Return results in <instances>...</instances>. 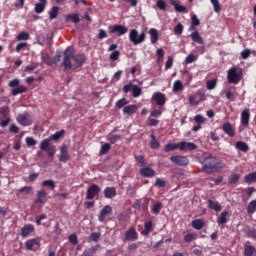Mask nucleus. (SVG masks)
I'll return each mask as SVG.
<instances>
[{
    "instance_id": "f257e3e1",
    "label": "nucleus",
    "mask_w": 256,
    "mask_h": 256,
    "mask_svg": "<svg viewBox=\"0 0 256 256\" xmlns=\"http://www.w3.org/2000/svg\"><path fill=\"white\" fill-rule=\"evenodd\" d=\"M85 61H87L85 54L80 53L75 55L73 47H68L64 51L62 66L64 67V71H71V69H79V67H83Z\"/></svg>"
},
{
    "instance_id": "f03ea898",
    "label": "nucleus",
    "mask_w": 256,
    "mask_h": 256,
    "mask_svg": "<svg viewBox=\"0 0 256 256\" xmlns=\"http://www.w3.org/2000/svg\"><path fill=\"white\" fill-rule=\"evenodd\" d=\"M63 135H65V130L62 129L52 134L49 138L42 140L40 142L41 151H45L48 157H55V153H57V146L51 145V141H59Z\"/></svg>"
},
{
    "instance_id": "7ed1b4c3",
    "label": "nucleus",
    "mask_w": 256,
    "mask_h": 256,
    "mask_svg": "<svg viewBox=\"0 0 256 256\" xmlns=\"http://www.w3.org/2000/svg\"><path fill=\"white\" fill-rule=\"evenodd\" d=\"M202 166L203 173H207L211 175V173H215L217 169H219V164L221 163V159L217 156H213L211 153H204L202 155V160L200 161Z\"/></svg>"
},
{
    "instance_id": "20e7f679",
    "label": "nucleus",
    "mask_w": 256,
    "mask_h": 256,
    "mask_svg": "<svg viewBox=\"0 0 256 256\" xmlns=\"http://www.w3.org/2000/svg\"><path fill=\"white\" fill-rule=\"evenodd\" d=\"M243 79V70L237 67H231L227 72V81L233 85H238V83Z\"/></svg>"
},
{
    "instance_id": "39448f33",
    "label": "nucleus",
    "mask_w": 256,
    "mask_h": 256,
    "mask_svg": "<svg viewBox=\"0 0 256 256\" xmlns=\"http://www.w3.org/2000/svg\"><path fill=\"white\" fill-rule=\"evenodd\" d=\"M20 83L21 80H19L18 78H15L8 83V87L12 88L11 95L13 97H17V95H21V93H27V87L19 85Z\"/></svg>"
},
{
    "instance_id": "423d86ee",
    "label": "nucleus",
    "mask_w": 256,
    "mask_h": 256,
    "mask_svg": "<svg viewBox=\"0 0 256 256\" xmlns=\"http://www.w3.org/2000/svg\"><path fill=\"white\" fill-rule=\"evenodd\" d=\"M145 31H142L140 34L136 29L130 30L129 39L133 45H141L146 39Z\"/></svg>"
},
{
    "instance_id": "0eeeda50",
    "label": "nucleus",
    "mask_w": 256,
    "mask_h": 256,
    "mask_svg": "<svg viewBox=\"0 0 256 256\" xmlns=\"http://www.w3.org/2000/svg\"><path fill=\"white\" fill-rule=\"evenodd\" d=\"M122 91H124L125 93H129V91H132V97L134 98L141 97V93H143L141 87L133 83H128L124 85Z\"/></svg>"
},
{
    "instance_id": "6e6552de",
    "label": "nucleus",
    "mask_w": 256,
    "mask_h": 256,
    "mask_svg": "<svg viewBox=\"0 0 256 256\" xmlns=\"http://www.w3.org/2000/svg\"><path fill=\"white\" fill-rule=\"evenodd\" d=\"M101 193V187L97 184H92L90 187L87 188L86 191V199L93 200L95 197H99Z\"/></svg>"
},
{
    "instance_id": "1a4fd4ad",
    "label": "nucleus",
    "mask_w": 256,
    "mask_h": 256,
    "mask_svg": "<svg viewBox=\"0 0 256 256\" xmlns=\"http://www.w3.org/2000/svg\"><path fill=\"white\" fill-rule=\"evenodd\" d=\"M188 101L190 105H199L202 101H207V96L203 92H196L195 94L189 96Z\"/></svg>"
},
{
    "instance_id": "9d476101",
    "label": "nucleus",
    "mask_w": 256,
    "mask_h": 256,
    "mask_svg": "<svg viewBox=\"0 0 256 256\" xmlns=\"http://www.w3.org/2000/svg\"><path fill=\"white\" fill-rule=\"evenodd\" d=\"M170 161L174 165H179V167H187L189 165V159L186 156L174 155L170 157Z\"/></svg>"
},
{
    "instance_id": "9b49d317",
    "label": "nucleus",
    "mask_w": 256,
    "mask_h": 256,
    "mask_svg": "<svg viewBox=\"0 0 256 256\" xmlns=\"http://www.w3.org/2000/svg\"><path fill=\"white\" fill-rule=\"evenodd\" d=\"M16 121L17 123H19V125H22V127H29V125H33V120L31 118H29V114H19L16 117Z\"/></svg>"
},
{
    "instance_id": "f8f14e48",
    "label": "nucleus",
    "mask_w": 256,
    "mask_h": 256,
    "mask_svg": "<svg viewBox=\"0 0 256 256\" xmlns=\"http://www.w3.org/2000/svg\"><path fill=\"white\" fill-rule=\"evenodd\" d=\"M112 214L113 207L106 205L101 209L100 215L98 216V221H100V223H105V219L107 218V216Z\"/></svg>"
},
{
    "instance_id": "ddd939ff",
    "label": "nucleus",
    "mask_w": 256,
    "mask_h": 256,
    "mask_svg": "<svg viewBox=\"0 0 256 256\" xmlns=\"http://www.w3.org/2000/svg\"><path fill=\"white\" fill-rule=\"evenodd\" d=\"M152 101H154V103H156V105L163 107V105H165V103L167 102V98L165 97V94H163L161 92H155L152 95Z\"/></svg>"
},
{
    "instance_id": "4468645a",
    "label": "nucleus",
    "mask_w": 256,
    "mask_h": 256,
    "mask_svg": "<svg viewBox=\"0 0 256 256\" xmlns=\"http://www.w3.org/2000/svg\"><path fill=\"white\" fill-rule=\"evenodd\" d=\"M250 119H251V111L249 110V108H245L241 112V117H240L241 125L243 127H249Z\"/></svg>"
},
{
    "instance_id": "2eb2a0df",
    "label": "nucleus",
    "mask_w": 256,
    "mask_h": 256,
    "mask_svg": "<svg viewBox=\"0 0 256 256\" xmlns=\"http://www.w3.org/2000/svg\"><path fill=\"white\" fill-rule=\"evenodd\" d=\"M110 33H118V37H121V35H125L127 31H129V28L123 25H114L109 27Z\"/></svg>"
},
{
    "instance_id": "dca6fc26",
    "label": "nucleus",
    "mask_w": 256,
    "mask_h": 256,
    "mask_svg": "<svg viewBox=\"0 0 256 256\" xmlns=\"http://www.w3.org/2000/svg\"><path fill=\"white\" fill-rule=\"evenodd\" d=\"M180 151H195L197 149V144L193 142L182 141L179 142Z\"/></svg>"
},
{
    "instance_id": "f3484780",
    "label": "nucleus",
    "mask_w": 256,
    "mask_h": 256,
    "mask_svg": "<svg viewBox=\"0 0 256 256\" xmlns=\"http://www.w3.org/2000/svg\"><path fill=\"white\" fill-rule=\"evenodd\" d=\"M125 237L127 241H137V239H139V233H137V230H135V228H129L125 232Z\"/></svg>"
},
{
    "instance_id": "a211bd4d",
    "label": "nucleus",
    "mask_w": 256,
    "mask_h": 256,
    "mask_svg": "<svg viewBox=\"0 0 256 256\" xmlns=\"http://www.w3.org/2000/svg\"><path fill=\"white\" fill-rule=\"evenodd\" d=\"M41 245V238H32L25 243L26 249L28 251H33V247H39Z\"/></svg>"
},
{
    "instance_id": "6ab92c4d",
    "label": "nucleus",
    "mask_w": 256,
    "mask_h": 256,
    "mask_svg": "<svg viewBox=\"0 0 256 256\" xmlns=\"http://www.w3.org/2000/svg\"><path fill=\"white\" fill-rule=\"evenodd\" d=\"M71 157L69 156V153L67 152V146L62 145L60 148V156H59V161L61 163H67Z\"/></svg>"
},
{
    "instance_id": "aec40b11",
    "label": "nucleus",
    "mask_w": 256,
    "mask_h": 256,
    "mask_svg": "<svg viewBox=\"0 0 256 256\" xmlns=\"http://www.w3.org/2000/svg\"><path fill=\"white\" fill-rule=\"evenodd\" d=\"M141 177H155V170L151 167L144 166L139 171Z\"/></svg>"
},
{
    "instance_id": "412c9836",
    "label": "nucleus",
    "mask_w": 256,
    "mask_h": 256,
    "mask_svg": "<svg viewBox=\"0 0 256 256\" xmlns=\"http://www.w3.org/2000/svg\"><path fill=\"white\" fill-rule=\"evenodd\" d=\"M222 131L229 137H235V129L231 126V123L226 122L222 125Z\"/></svg>"
},
{
    "instance_id": "4be33fe9",
    "label": "nucleus",
    "mask_w": 256,
    "mask_h": 256,
    "mask_svg": "<svg viewBox=\"0 0 256 256\" xmlns=\"http://www.w3.org/2000/svg\"><path fill=\"white\" fill-rule=\"evenodd\" d=\"M104 197L106 199H113L117 197V189L115 187H106L104 189Z\"/></svg>"
},
{
    "instance_id": "5701e85b",
    "label": "nucleus",
    "mask_w": 256,
    "mask_h": 256,
    "mask_svg": "<svg viewBox=\"0 0 256 256\" xmlns=\"http://www.w3.org/2000/svg\"><path fill=\"white\" fill-rule=\"evenodd\" d=\"M169 3L174 7L177 13H187V7L179 5V2L177 0H169Z\"/></svg>"
},
{
    "instance_id": "b1692460",
    "label": "nucleus",
    "mask_w": 256,
    "mask_h": 256,
    "mask_svg": "<svg viewBox=\"0 0 256 256\" xmlns=\"http://www.w3.org/2000/svg\"><path fill=\"white\" fill-rule=\"evenodd\" d=\"M35 231V226L33 224H26L21 229V235L22 237H29L30 233H33Z\"/></svg>"
},
{
    "instance_id": "393cba45",
    "label": "nucleus",
    "mask_w": 256,
    "mask_h": 256,
    "mask_svg": "<svg viewBox=\"0 0 256 256\" xmlns=\"http://www.w3.org/2000/svg\"><path fill=\"white\" fill-rule=\"evenodd\" d=\"M36 200L34 201V203L36 205H42L43 203H45V197H47V193L45 192V190H40L37 192L36 194Z\"/></svg>"
},
{
    "instance_id": "a878e982",
    "label": "nucleus",
    "mask_w": 256,
    "mask_h": 256,
    "mask_svg": "<svg viewBox=\"0 0 256 256\" xmlns=\"http://www.w3.org/2000/svg\"><path fill=\"white\" fill-rule=\"evenodd\" d=\"M153 231V221H148L144 223V229L140 232L141 235H144V237H147L149 233H152Z\"/></svg>"
},
{
    "instance_id": "bb28decb",
    "label": "nucleus",
    "mask_w": 256,
    "mask_h": 256,
    "mask_svg": "<svg viewBox=\"0 0 256 256\" xmlns=\"http://www.w3.org/2000/svg\"><path fill=\"white\" fill-rule=\"evenodd\" d=\"M190 37H191L192 41L194 43H198V45H203V43H205V41L203 40V37H201V34H199L198 31H193L190 34Z\"/></svg>"
},
{
    "instance_id": "cd10ccee",
    "label": "nucleus",
    "mask_w": 256,
    "mask_h": 256,
    "mask_svg": "<svg viewBox=\"0 0 256 256\" xmlns=\"http://www.w3.org/2000/svg\"><path fill=\"white\" fill-rule=\"evenodd\" d=\"M137 109H139L137 104H131L123 108V113L124 115H133V113H137Z\"/></svg>"
},
{
    "instance_id": "c85d7f7f",
    "label": "nucleus",
    "mask_w": 256,
    "mask_h": 256,
    "mask_svg": "<svg viewBox=\"0 0 256 256\" xmlns=\"http://www.w3.org/2000/svg\"><path fill=\"white\" fill-rule=\"evenodd\" d=\"M235 149L241 151L242 153H247L249 151V145L243 141H237L235 143Z\"/></svg>"
},
{
    "instance_id": "c756f323",
    "label": "nucleus",
    "mask_w": 256,
    "mask_h": 256,
    "mask_svg": "<svg viewBox=\"0 0 256 256\" xmlns=\"http://www.w3.org/2000/svg\"><path fill=\"white\" fill-rule=\"evenodd\" d=\"M191 225L193 229H196V231H201V229L205 227V221L203 219H196L192 221Z\"/></svg>"
},
{
    "instance_id": "7c9ffc66",
    "label": "nucleus",
    "mask_w": 256,
    "mask_h": 256,
    "mask_svg": "<svg viewBox=\"0 0 256 256\" xmlns=\"http://www.w3.org/2000/svg\"><path fill=\"white\" fill-rule=\"evenodd\" d=\"M149 33H150V41L152 45H154V43H157V41H159V32L157 31V29L151 28L149 30Z\"/></svg>"
},
{
    "instance_id": "2f4dec72",
    "label": "nucleus",
    "mask_w": 256,
    "mask_h": 256,
    "mask_svg": "<svg viewBox=\"0 0 256 256\" xmlns=\"http://www.w3.org/2000/svg\"><path fill=\"white\" fill-rule=\"evenodd\" d=\"M256 255V249L255 246L251 245H244V256H255Z\"/></svg>"
},
{
    "instance_id": "473e14b6",
    "label": "nucleus",
    "mask_w": 256,
    "mask_h": 256,
    "mask_svg": "<svg viewBox=\"0 0 256 256\" xmlns=\"http://www.w3.org/2000/svg\"><path fill=\"white\" fill-rule=\"evenodd\" d=\"M208 207L212 209L213 211H216V213H219L221 211L222 207L219 202H215L213 200H208Z\"/></svg>"
},
{
    "instance_id": "72a5a7b5",
    "label": "nucleus",
    "mask_w": 256,
    "mask_h": 256,
    "mask_svg": "<svg viewBox=\"0 0 256 256\" xmlns=\"http://www.w3.org/2000/svg\"><path fill=\"white\" fill-rule=\"evenodd\" d=\"M228 216H229V212L223 211L217 219L218 225H225V223H227Z\"/></svg>"
},
{
    "instance_id": "f704fd0d",
    "label": "nucleus",
    "mask_w": 256,
    "mask_h": 256,
    "mask_svg": "<svg viewBox=\"0 0 256 256\" xmlns=\"http://www.w3.org/2000/svg\"><path fill=\"white\" fill-rule=\"evenodd\" d=\"M185 87H183V82L181 80H176L173 84V92L181 93Z\"/></svg>"
},
{
    "instance_id": "c9c22d12",
    "label": "nucleus",
    "mask_w": 256,
    "mask_h": 256,
    "mask_svg": "<svg viewBox=\"0 0 256 256\" xmlns=\"http://www.w3.org/2000/svg\"><path fill=\"white\" fill-rule=\"evenodd\" d=\"M179 149V143H168L166 145H164V152L165 153H169L171 151H175Z\"/></svg>"
},
{
    "instance_id": "e433bc0d",
    "label": "nucleus",
    "mask_w": 256,
    "mask_h": 256,
    "mask_svg": "<svg viewBox=\"0 0 256 256\" xmlns=\"http://www.w3.org/2000/svg\"><path fill=\"white\" fill-rule=\"evenodd\" d=\"M107 141H109L112 144H115V143H117V141H121V135L109 133L107 135Z\"/></svg>"
},
{
    "instance_id": "4c0bfd02",
    "label": "nucleus",
    "mask_w": 256,
    "mask_h": 256,
    "mask_svg": "<svg viewBox=\"0 0 256 256\" xmlns=\"http://www.w3.org/2000/svg\"><path fill=\"white\" fill-rule=\"evenodd\" d=\"M199 237V235H197V233L193 232V233H188L186 235H184V241L186 243H191V241H195L197 240Z\"/></svg>"
},
{
    "instance_id": "58836bf2",
    "label": "nucleus",
    "mask_w": 256,
    "mask_h": 256,
    "mask_svg": "<svg viewBox=\"0 0 256 256\" xmlns=\"http://www.w3.org/2000/svg\"><path fill=\"white\" fill-rule=\"evenodd\" d=\"M97 251V246H92L84 250L80 256H94Z\"/></svg>"
},
{
    "instance_id": "ea45409f",
    "label": "nucleus",
    "mask_w": 256,
    "mask_h": 256,
    "mask_svg": "<svg viewBox=\"0 0 256 256\" xmlns=\"http://www.w3.org/2000/svg\"><path fill=\"white\" fill-rule=\"evenodd\" d=\"M245 183L251 184L256 183V172L249 173L244 177Z\"/></svg>"
},
{
    "instance_id": "a19ab883",
    "label": "nucleus",
    "mask_w": 256,
    "mask_h": 256,
    "mask_svg": "<svg viewBox=\"0 0 256 256\" xmlns=\"http://www.w3.org/2000/svg\"><path fill=\"white\" fill-rule=\"evenodd\" d=\"M48 15L51 20L57 19V15H59V6H53L51 10L48 12Z\"/></svg>"
},
{
    "instance_id": "79ce46f5",
    "label": "nucleus",
    "mask_w": 256,
    "mask_h": 256,
    "mask_svg": "<svg viewBox=\"0 0 256 256\" xmlns=\"http://www.w3.org/2000/svg\"><path fill=\"white\" fill-rule=\"evenodd\" d=\"M151 141H150V148L151 149H159L161 147V144L157 141L155 138V134L150 135Z\"/></svg>"
},
{
    "instance_id": "37998d69",
    "label": "nucleus",
    "mask_w": 256,
    "mask_h": 256,
    "mask_svg": "<svg viewBox=\"0 0 256 256\" xmlns=\"http://www.w3.org/2000/svg\"><path fill=\"white\" fill-rule=\"evenodd\" d=\"M256 211V199L249 202L247 206V213L248 215H253Z\"/></svg>"
},
{
    "instance_id": "c03bdc74",
    "label": "nucleus",
    "mask_w": 256,
    "mask_h": 256,
    "mask_svg": "<svg viewBox=\"0 0 256 256\" xmlns=\"http://www.w3.org/2000/svg\"><path fill=\"white\" fill-rule=\"evenodd\" d=\"M161 209H163L162 202H157L156 204L152 205V213H154V215H159V213H161Z\"/></svg>"
},
{
    "instance_id": "a18cd8bd",
    "label": "nucleus",
    "mask_w": 256,
    "mask_h": 256,
    "mask_svg": "<svg viewBox=\"0 0 256 256\" xmlns=\"http://www.w3.org/2000/svg\"><path fill=\"white\" fill-rule=\"evenodd\" d=\"M67 21H72V23H79L81 19L79 18V14L73 13V14H68L66 16Z\"/></svg>"
},
{
    "instance_id": "49530a36",
    "label": "nucleus",
    "mask_w": 256,
    "mask_h": 256,
    "mask_svg": "<svg viewBox=\"0 0 256 256\" xmlns=\"http://www.w3.org/2000/svg\"><path fill=\"white\" fill-rule=\"evenodd\" d=\"M45 7H47L46 3H42V2L37 3V4H35L34 11H35V13L41 14V13H43V11H45Z\"/></svg>"
},
{
    "instance_id": "de8ad7c7",
    "label": "nucleus",
    "mask_w": 256,
    "mask_h": 256,
    "mask_svg": "<svg viewBox=\"0 0 256 256\" xmlns=\"http://www.w3.org/2000/svg\"><path fill=\"white\" fill-rule=\"evenodd\" d=\"M111 151V144L109 143H104L101 148H100V155H107Z\"/></svg>"
},
{
    "instance_id": "09e8293b",
    "label": "nucleus",
    "mask_w": 256,
    "mask_h": 256,
    "mask_svg": "<svg viewBox=\"0 0 256 256\" xmlns=\"http://www.w3.org/2000/svg\"><path fill=\"white\" fill-rule=\"evenodd\" d=\"M135 159L139 167H147V162L145 161V157H143V155L135 156Z\"/></svg>"
},
{
    "instance_id": "8fccbe9b",
    "label": "nucleus",
    "mask_w": 256,
    "mask_h": 256,
    "mask_svg": "<svg viewBox=\"0 0 256 256\" xmlns=\"http://www.w3.org/2000/svg\"><path fill=\"white\" fill-rule=\"evenodd\" d=\"M239 179H241V176H239L237 173H234L230 176L228 183L229 185H235V183L239 182Z\"/></svg>"
},
{
    "instance_id": "3c124183",
    "label": "nucleus",
    "mask_w": 256,
    "mask_h": 256,
    "mask_svg": "<svg viewBox=\"0 0 256 256\" xmlns=\"http://www.w3.org/2000/svg\"><path fill=\"white\" fill-rule=\"evenodd\" d=\"M17 41H29L30 36L29 33L27 32H20L17 37H16Z\"/></svg>"
},
{
    "instance_id": "603ef678",
    "label": "nucleus",
    "mask_w": 256,
    "mask_h": 256,
    "mask_svg": "<svg viewBox=\"0 0 256 256\" xmlns=\"http://www.w3.org/2000/svg\"><path fill=\"white\" fill-rule=\"evenodd\" d=\"M206 87L208 91H213V89L217 87V80L216 79L208 80L206 83Z\"/></svg>"
},
{
    "instance_id": "864d4df0",
    "label": "nucleus",
    "mask_w": 256,
    "mask_h": 256,
    "mask_svg": "<svg viewBox=\"0 0 256 256\" xmlns=\"http://www.w3.org/2000/svg\"><path fill=\"white\" fill-rule=\"evenodd\" d=\"M42 187H49L52 191L55 190V181L53 180H44L42 182Z\"/></svg>"
},
{
    "instance_id": "5fc2aeb1",
    "label": "nucleus",
    "mask_w": 256,
    "mask_h": 256,
    "mask_svg": "<svg viewBox=\"0 0 256 256\" xmlns=\"http://www.w3.org/2000/svg\"><path fill=\"white\" fill-rule=\"evenodd\" d=\"M9 113H11V108H9V106L0 107V115L3 117H9Z\"/></svg>"
},
{
    "instance_id": "6e6d98bb",
    "label": "nucleus",
    "mask_w": 256,
    "mask_h": 256,
    "mask_svg": "<svg viewBox=\"0 0 256 256\" xmlns=\"http://www.w3.org/2000/svg\"><path fill=\"white\" fill-rule=\"evenodd\" d=\"M195 61H197V56H195V54H189L185 58L186 65H191V63H195Z\"/></svg>"
},
{
    "instance_id": "4d7b16f0",
    "label": "nucleus",
    "mask_w": 256,
    "mask_h": 256,
    "mask_svg": "<svg viewBox=\"0 0 256 256\" xmlns=\"http://www.w3.org/2000/svg\"><path fill=\"white\" fill-rule=\"evenodd\" d=\"M100 238H101L100 232H92L89 237L90 241H94L95 243H97V241H99Z\"/></svg>"
},
{
    "instance_id": "13d9d810",
    "label": "nucleus",
    "mask_w": 256,
    "mask_h": 256,
    "mask_svg": "<svg viewBox=\"0 0 256 256\" xmlns=\"http://www.w3.org/2000/svg\"><path fill=\"white\" fill-rule=\"evenodd\" d=\"M214 7L215 13H219L221 11V4L219 3V0H210Z\"/></svg>"
},
{
    "instance_id": "bf43d9fd",
    "label": "nucleus",
    "mask_w": 256,
    "mask_h": 256,
    "mask_svg": "<svg viewBox=\"0 0 256 256\" xmlns=\"http://www.w3.org/2000/svg\"><path fill=\"white\" fill-rule=\"evenodd\" d=\"M11 123V116H4V119L0 120V127H7Z\"/></svg>"
},
{
    "instance_id": "052dcab7",
    "label": "nucleus",
    "mask_w": 256,
    "mask_h": 256,
    "mask_svg": "<svg viewBox=\"0 0 256 256\" xmlns=\"http://www.w3.org/2000/svg\"><path fill=\"white\" fill-rule=\"evenodd\" d=\"M127 103H129V102H127V99L122 98V99L118 100L115 105L118 109H123V107H125V105H127Z\"/></svg>"
},
{
    "instance_id": "680f3d73",
    "label": "nucleus",
    "mask_w": 256,
    "mask_h": 256,
    "mask_svg": "<svg viewBox=\"0 0 256 256\" xmlns=\"http://www.w3.org/2000/svg\"><path fill=\"white\" fill-rule=\"evenodd\" d=\"M120 55H121V52L119 50H115L114 52H112L109 55V59L111 61H117V59H119Z\"/></svg>"
},
{
    "instance_id": "e2e57ef3",
    "label": "nucleus",
    "mask_w": 256,
    "mask_h": 256,
    "mask_svg": "<svg viewBox=\"0 0 256 256\" xmlns=\"http://www.w3.org/2000/svg\"><path fill=\"white\" fill-rule=\"evenodd\" d=\"M194 121H195V123H197V125H203V123H205V117H203V116L200 115V114H197V115L194 117Z\"/></svg>"
},
{
    "instance_id": "0e129e2a",
    "label": "nucleus",
    "mask_w": 256,
    "mask_h": 256,
    "mask_svg": "<svg viewBox=\"0 0 256 256\" xmlns=\"http://www.w3.org/2000/svg\"><path fill=\"white\" fill-rule=\"evenodd\" d=\"M174 33H175V35H181V33H183V26L181 23L177 24L174 27Z\"/></svg>"
},
{
    "instance_id": "69168bd1",
    "label": "nucleus",
    "mask_w": 256,
    "mask_h": 256,
    "mask_svg": "<svg viewBox=\"0 0 256 256\" xmlns=\"http://www.w3.org/2000/svg\"><path fill=\"white\" fill-rule=\"evenodd\" d=\"M247 237H250L251 239H256V229L252 228L247 231L246 233Z\"/></svg>"
},
{
    "instance_id": "338daca9",
    "label": "nucleus",
    "mask_w": 256,
    "mask_h": 256,
    "mask_svg": "<svg viewBox=\"0 0 256 256\" xmlns=\"http://www.w3.org/2000/svg\"><path fill=\"white\" fill-rule=\"evenodd\" d=\"M226 98L228 101H235V94L231 90L226 91Z\"/></svg>"
},
{
    "instance_id": "774afa93",
    "label": "nucleus",
    "mask_w": 256,
    "mask_h": 256,
    "mask_svg": "<svg viewBox=\"0 0 256 256\" xmlns=\"http://www.w3.org/2000/svg\"><path fill=\"white\" fill-rule=\"evenodd\" d=\"M171 67H173V57L169 56L165 64V69H171Z\"/></svg>"
}]
</instances>
